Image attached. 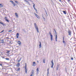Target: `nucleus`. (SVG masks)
Returning <instances> with one entry per match:
<instances>
[{"instance_id": "obj_19", "label": "nucleus", "mask_w": 76, "mask_h": 76, "mask_svg": "<svg viewBox=\"0 0 76 76\" xmlns=\"http://www.w3.org/2000/svg\"><path fill=\"white\" fill-rule=\"evenodd\" d=\"M20 60H21V58H20L19 60H18V63H19L20 61Z\"/></svg>"}, {"instance_id": "obj_44", "label": "nucleus", "mask_w": 76, "mask_h": 76, "mask_svg": "<svg viewBox=\"0 0 76 76\" xmlns=\"http://www.w3.org/2000/svg\"><path fill=\"white\" fill-rule=\"evenodd\" d=\"M59 1H61V0H59Z\"/></svg>"}, {"instance_id": "obj_13", "label": "nucleus", "mask_w": 76, "mask_h": 76, "mask_svg": "<svg viewBox=\"0 0 76 76\" xmlns=\"http://www.w3.org/2000/svg\"><path fill=\"white\" fill-rule=\"evenodd\" d=\"M63 43H64L65 44H66V42H65V41H64V37H63Z\"/></svg>"}, {"instance_id": "obj_5", "label": "nucleus", "mask_w": 76, "mask_h": 76, "mask_svg": "<svg viewBox=\"0 0 76 76\" xmlns=\"http://www.w3.org/2000/svg\"><path fill=\"white\" fill-rule=\"evenodd\" d=\"M52 63V66L51 67L53 68V66H54V62H53V60H52L51 61Z\"/></svg>"}, {"instance_id": "obj_23", "label": "nucleus", "mask_w": 76, "mask_h": 76, "mask_svg": "<svg viewBox=\"0 0 76 76\" xmlns=\"http://www.w3.org/2000/svg\"><path fill=\"white\" fill-rule=\"evenodd\" d=\"M34 10H36V12H37V9H36V8H35V7L33 8Z\"/></svg>"}, {"instance_id": "obj_48", "label": "nucleus", "mask_w": 76, "mask_h": 76, "mask_svg": "<svg viewBox=\"0 0 76 76\" xmlns=\"http://www.w3.org/2000/svg\"><path fill=\"white\" fill-rule=\"evenodd\" d=\"M7 38H9V37H7Z\"/></svg>"}, {"instance_id": "obj_16", "label": "nucleus", "mask_w": 76, "mask_h": 76, "mask_svg": "<svg viewBox=\"0 0 76 76\" xmlns=\"http://www.w3.org/2000/svg\"><path fill=\"white\" fill-rule=\"evenodd\" d=\"M15 15L17 17V18H18L19 17V16H18V15L17 13H15Z\"/></svg>"}, {"instance_id": "obj_10", "label": "nucleus", "mask_w": 76, "mask_h": 76, "mask_svg": "<svg viewBox=\"0 0 76 76\" xmlns=\"http://www.w3.org/2000/svg\"><path fill=\"white\" fill-rule=\"evenodd\" d=\"M48 72L47 73V76H48V75H49V69H48L47 70Z\"/></svg>"}, {"instance_id": "obj_7", "label": "nucleus", "mask_w": 76, "mask_h": 76, "mask_svg": "<svg viewBox=\"0 0 76 76\" xmlns=\"http://www.w3.org/2000/svg\"><path fill=\"white\" fill-rule=\"evenodd\" d=\"M68 33L69 35L70 36L71 35V33H72V31H71L69 30L68 31Z\"/></svg>"}, {"instance_id": "obj_29", "label": "nucleus", "mask_w": 76, "mask_h": 76, "mask_svg": "<svg viewBox=\"0 0 76 76\" xmlns=\"http://www.w3.org/2000/svg\"><path fill=\"white\" fill-rule=\"evenodd\" d=\"M12 32V30H9L8 31V32Z\"/></svg>"}, {"instance_id": "obj_14", "label": "nucleus", "mask_w": 76, "mask_h": 76, "mask_svg": "<svg viewBox=\"0 0 76 76\" xmlns=\"http://www.w3.org/2000/svg\"><path fill=\"white\" fill-rule=\"evenodd\" d=\"M18 43L19 45H20L21 44V42L20 41H18Z\"/></svg>"}, {"instance_id": "obj_42", "label": "nucleus", "mask_w": 76, "mask_h": 76, "mask_svg": "<svg viewBox=\"0 0 76 76\" xmlns=\"http://www.w3.org/2000/svg\"><path fill=\"white\" fill-rule=\"evenodd\" d=\"M33 76V74H31V75H30V76Z\"/></svg>"}, {"instance_id": "obj_30", "label": "nucleus", "mask_w": 76, "mask_h": 76, "mask_svg": "<svg viewBox=\"0 0 76 76\" xmlns=\"http://www.w3.org/2000/svg\"><path fill=\"white\" fill-rule=\"evenodd\" d=\"M0 7H3V5L1 4H0Z\"/></svg>"}, {"instance_id": "obj_18", "label": "nucleus", "mask_w": 76, "mask_h": 76, "mask_svg": "<svg viewBox=\"0 0 76 76\" xmlns=\"http://www.w3.org/2000/svg\"><path fill=\"white\" fill-rule=\"evenodd\" d=\"M63 12L64 14L65 15H66V11H63Z\"/></svg>"}, {"instance_id": "obj_24", "label": "nucleus", "mask_w": 76, "mask_h": 76, "mask_svg": "<svg viewBox=\"0 0 76 76\" xmlns=\"http://www.w3.org/2000/svg\"><path fill=\"white\" fill-rule=\"evenodd\" d=\"M9 53H10V51H9V50H7V54H9Z\"/></svg>"}, {"instance_id": "obj_6", "label": "nucleus", "mask_w": 76, "mask_h": 76, "mask_svg": "<svg viewBox=\"0 0 76 76\" xmlns=\"http://www.w3.org/2000/svg\"><path fill=\"white\" fill-rule=\"evenodd\" d=\"M34 15L35 16H36L37 18L38 19H40V17L38 15H37V14H36V13H34Z\"/></svg>"}, {"instance_id": "obj_21", "label": "nucleus", "mask_w": 76, "mask_h": 76, "mask_svg": "<svg viewBox=\"0 0 76 76\" xmlns=\"http://www.w3.org/2000/svg\"><path fill=\"white\" fill-rule=\"evenodd\" d=\"M1 43H4V39H2L1 42Z\"/></svg>"}, {"instance_id": "obj_25", "label": "nucleus", "mask_w": 76, "mask_h": 76, "mask_svg": "<svg viewBox=\"0 0 76 76\" xmlns=\"http://www.w3.org/2000/svg\"><path fill=\"white\" fill-rule=\"evenodd\" d=\"M0 23H1V24H2V25H3V26H4V23H3L1 22H0Z\"/></svg>"}, {"instance_id": "obj_11", "label": "nucleus", "mask_w": 76, "mask_h": 76, "mask_svg": "<svg viewBox=\"0 0 76 76\" xmlns=\"http://www.w3.org/2000/svg\"><path fill=\"white\" fill-rule=\"evenodd\" d=\"M19 34L18 33H17L16 34L17 38H19Z\"/></svg>"}, {"instance_id": "obj_46", "label": "nucleus", "mask_w": 76, "mask_h": 76, "mask_svg": "<svg viewBox=\"0 0 76 76\" xmlns=\"http://www.w3.org/2000/svg\"><path fill=\"white\" fill-rule=\"evenodd\" d=\"M28 1H31V0H28Z\"/></svg>"}, {"instance_id": "obj_20", "label": "nucleus", "mask_w": 76, "mask_h": 76, "mask_svg": "<svg viewBox=\"0 0 76 76\" xmlns=\"http://www.w3.org/2000/svg\"><path fill=\"white\" fill-rule=\"evenodd\" d=\"M34 70H33L31 71V74H34Z\"/></svg>"}, {"instance_id": "obj_43", "label": "nucleus", "mask_w": 76, "mask_h": 76, "mask_svg": "<svg viewBox=\"0 0 76 76\" xmlns=\"http://www.w3.org/2000/svg\"><path fill=\"white\" fill-rule=\"evenodd\" d=\"M70 0H68V2H69V1H70Z\"/></svg>"}, {"instance_id": "obj_1", "label": "nucleus", "mask_w": 76, "mask_h": 76, "mask_svg": "<svg viewBox=\"0 0 76 76\" xmlns=\"http://www.w3.org/2000/svg\"><path fill=\"white\" fill-rule=\"evenodd\" d=\"M34 24L35 28L36 29L37 32L39 33V30H38V26H37V25L36 24V23H34Z\"/></svg>"}, {"instance_id": "obj_27", "label": "nucleus", "mask_w": 76, "mask_h": 76, "mask_svg": "<svg viewBox=\"0 0 76 76\" xmlns=\"http://www.w3.org/2000/svg\"><path fill=\"white\" fill-rule=\"evenodd\" d=\"M5 20H6V21H7L8 22H9V20H8L7 19H6Z\"/></svg>"}, {"instance_id": "obj_40", "label": "nucleus", "mask_w": 76, "mask_h": 76, "mask_svg": "<svg viewBox=\"0 0 76 76\" xmlns=\"http://www.w3.org/2000/svg\"><path fill=\"white\" fill-rule=\"evenodd\" d=\"M58 67H57L56 69L57 70H58Z\"/></svg>"}, {"instance_id": "obj_49", "label": "nucleus", "mask_w": 76, "mask_h": 76, "mask_svg": "<svg viewBox=\"0 0 76 76\" xmlns=\"http://www.w3.org/2000/svg\"><path fill=\"white\" fill-rule=\"evenodd\" d=\"M37 61V62H38V61Z\"/></svg>"}, {"instance_id": "obj_41", "label": "nucleus", "mask_w": 76, "mask_h": 76, "mask_svg": "<svg viewBox=\"0 0 76 76\" xmlns=\"http://www.w3.org/2000/svg\"><path fill=\"white\" fill-rule=\"evenodd\" d=\"M0 66H2V64H0Z\"/></svg>"}, {"instance_id": "obj_8", "label": "nucleus", "mask_w": 76, "mask_h": 76, "mask_svg": "<svg viewBox=\"0 0 76 76\" xmlns=\"http://www.w3.org/2000/svg\"><path fill=\"white\" fill-rule=\"evenodd\" d=\"M37 75H38L39 73V69L38 68H37L36 69Z\"/></svg>"}, {"instance_id": "obj_22", "label": "nucleus", "mask_w": 76, "mask_h": 76, "mask_svg": "<svg viewBox=\"0 0 76 76\" xmlns=\"http://www.w3.org/2000/svg\"><path fill=\"white\" fill-rule=\"evenodd\" d=\"M12 4H13V5H14V6H15V3H14L13 2L12 3Z\"/></svg>"}, {"instance_id": "obj_32", "label": "nucleus", "mask_w": 76, "mask_h": 76, "mask_svg": "<svg viewBox=\"0 0 76 76\" xmlns=\"http://www.w3.org/2000/svg\"><path fill=\"white\" fill-rule=\"evenodd\" d=\"M15 3H17V4H18V2L15 1Z\"/></svg>"}, {"instance_id": "obj_26", "label": "nucleus", "mask_w": 76, "mask_h": 76, "mask_svg": "<svg viewBox=\"0 0 76 76\" xmlns=\"http://www.w3.org/2000/svg\"><path fill=\"white\" fill-rule=\"evenodd\" d=\"M20 68H19L18 69H17V71H20Z\"/></svg>"}, {"instance_id": "obj_3", "label": "nucleus", "mask_w": 76, "mask_h": 76, "mask_svg": "<svg viewBox=\"0 0 76 76\" xmlns=\"http://www.w3.org/2000/svg\"><path fill=\"white\" fill-rule=\"evenodd\" d=\"M25 65L24 66V68H25V73H27V64L26 63H25Z\"/></svg>"}, {"instance_id": "obj_47", "label": "nucleus", "mask_w": 76, "mask_h": 76, "mask_svg": "<svg viewBox=\"0 0 76 76\" xmlns=\"http://www.w3.org/2000/svg\"><path fill=\"white\" fill-rule=\"evenodd\" d=\"M10 43H11V42H10Z\"/></svg>"}, {"instance_id": "obj_37", "label": "nucleus", "mask_w": 76, "mask_h": 76, "mask_svg": "<svg viewBox=\"0 0 76 76\" xmlns=\"http://www.w3.org/2000/svg\"><path fill=\"white\" fill-rule=\"evenodd\" d=\"M4 32V30H3L2 31H1V32H0V33H2V32Z\"/></svg>"}, {"instance_id": "obj_15", "label": "nucleus", "mask_w": 76, "mask_h": 76, "mask_svg": "<svg viewBox=\"0 0 76 76\" xmlns=\"http://www.w3.org/2000/svg\"><path fill=\"white\" fill-rule=\"evenodd\" d=\"M39 48H41V42H39Z\"/></svg>"}, {"instance_id": "obj_28", "label": "nucleus", "mask_w": 76, "mask_h": 76, "mask_svg": "<svg viewBox=\"0 0 76 76\" xmlns=\"http://www.w3.org/2000/svg\"><path fill=\"white\" fill-rule=\"evenodd\" d=\"M5 60H9V58H5Z\"/></svg>"}, {"instance_id": "obj_39", "label": "nucleus", "mask_w": 76, "mask_h": 76, "mask_svg": "<svg viewBox=\"0 0 76 76\" xmlns=\"http://www.w3.org/2000/svg\"><path fill=\"white\" fill-rule=\"evenodd\" d=\"M71 59L73 60V57L71 58Z\"/></svg>"}, {"instance_id": "obj_50", "label": "nucleus", "mask_w": 76, "mask_h": 76, "mask_svg": "<svg viewBox=\"0 0 76 76\" xmlns=\"http://www.w3.org/2000/svg\"><path fill=\"white\" fill-rule=\"evenodd\" d=\"M1 28L0 27V29Z\"/></svg>"}, {"instance_id": "obj_35", "label": "nucleus", "mask_w": 76, "mask_h": 76, "mask_svg": "<svg viewBox=\"0 0 76 76\" xmlns=\"http://www.w3.org/2000/svg\"><path fill=\"white\" fill-rule=\"evenodd\" d=\"M42 17H43V19H44V20H45V18H44V17H43V16H42Z\"/></svg>"}, {"instance_id": "obj_33", "label": "nucleus", "mask_w": 76, "mask_h": 76, "mask_svg": "<svg viewBox=\"0 0 76 76\" xmlns=\"http://www.w3.org/2000/svg\"><path fill=\"white\" fill-rule=\"evenodd\" d=\"M43 62L44 63H45V59L43 60Z\"/></svg>"}, {"instance_id": "obj_9", "label": "nucleus", "mask_w": 76, "mask_h": 76, "mask_svg": "<svg viewBox=\"0 0 76 76\" xmlns=\"http://www.w3.org/2000/svg\"><path fill=\"white\" fill-rule=\"evenodd\" d=\"M24 0V1L26 2V3H27V4H28L29 5H30V4L29 3V2L28 1H27L26 0Z\"/></svg>"}, {"instance_id": "obj_45", "label": "nucleus", "mask_w": 76, "mask_h": 76, "mask_svg": "<svg viewBox=\"0 0 76 76\" xmlns=\"http://www.w3.org/2000/svg\"><path fill=\"white\" fill-rule=\"evenodd\" d=\"M46 14L47 15V13L46 12Z\"/></svg>"}, {"instance_id": "obj_31", "label": "nucleus", "mask_w": 76, "mask_h": 76, "mask_svg": "<svg viewBox=\"0 0 76 76\" xmlns=\"http://www.w3.org/2000/svg\"><path fill=\"white\" fill-rule=\"evenodd\" d=\"M15 3H17V4H18V2L15 1Z\"/></svg>"}, {"instance_id": "obj_12", "label": "nucleus", "mask_w": 76, "mask_h": 76, "mask_svg": "<svg viewBox=\"0 0 76 76\" xmlns=\"http://www.w3.org/2000/svg\"><path fill=\"white\" fill-rule=\"evenodd\" d=\"M33 66H36V64H35V62H33Z\"/></svg>"}, {"instance_id": "obj_36", "label": "nucleus", "mask_w": 76, "mask_h": 76, "mask_svg": "<svg viewBox=\"0 0 76 76\" xmlns=\"http://www.w3.org/2000/svg\"><path fill=\"white\" fill-rule=\"evenodd\" d=\"M10 2H12V3H13V1H10Z\"/></svg>"}, {"instance_id": "obj_17", "label": "nucleus", "mask_w": 76, "mask_h": 76, "mask_svg": "<svg viewBox=\"0 0 76 76\" xmlns=\"http://www.w3.org/2000/svg\"><path fill=\"white\" fill-rule=\"evenodd\" d=\"M17 66V67H19V66H20V64L19 63H18L17 65H16Z\"/></svg>"}, {"instance_id": "obj_34", "label": "nucleus", "mask_w": 76, "mask_h": 76, "mask_svg": "<svg viewBox=\"0 0 76 76\" xmlns=\"http://www.w3.org/2000/svg\"><path fill=\"white\" fill-rule=\"evenodd\" d=\"M34 4V5L33 6V8H34V7H35V5L34 4Z\"/></svg>"}, {"instance_id": "obj_38", "label": "nucleus", "mask_w": 76, "mask_h": 76, "mask_svg": "<svg viewBox=\"0 0 76 76\" xmlns=\"http://www.w3.org/2000/svg\"><path fill=\"white\" fill-rule=\"evenodd\" d=\"M5 20H6V19H7V17H5Z\"/></svg>"}, {"instance_id": "obj_2", "label": "nucleus", "mask_w": 76, "mask_h": 76, "mask_svg": "<svg viewBox=\"0 0 76 76\" xmlns=\"http://www.w3.org/2000/svg\"><path fill=\"white\" fill-rule=\"evenodd\" d=\"M54 30L55 32V35H56L55 40L56 41H57V32H56V30H55V29H54Z\"/></svg>"}, {"instance_id": "obj_4", "label": "nucleus", "mask_w": 76, "mask_h": 76, "mask_svg": "<svg viewBox=\"0 0 76 76\" xmlns=\"http://www.w3.org/2000/svg\"><path fill=\"white\" fill-rule=\"evenodd\" d=\"M49 35L50 36V38H51V41H53V35H52V34H51V32H50V31L49 32Z\"/></svg>"}]
</instances>
